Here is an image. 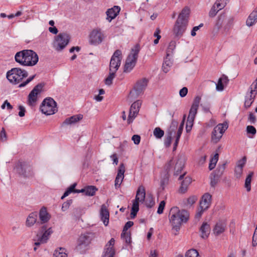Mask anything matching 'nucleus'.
Masks as SVG:
<instances>
[{
  "label": "nucleus",
  "mask_w": 257,
  "mask_h": 257,
  "mask_svg": "<svg viewBox=\"0 0 257 257\" xmlns=\"http://www.w3.org/2000/svg\"><path fill=\"white\" fill-rule=\"evenodd\" d=\"M189 213L185 210H180L177 207H173L171 208L169 218L172 229L177 232L180 225L183 222H186L189 218Z\"/></svg>",
  "instance_id": "1"
},
{
  "label": "nucleus",
  "mask_w": 257,
  "mask_h": 257,
  "mask_svg": "<svg viewBox=\"0 0 257 257\" xmlns=\"http://www.w3.org/2000/svg\"><path fill=\"white\" fill-rule=\"evenodd\" d=\"M28 76V72L20 68H12L7 73V78L13 84H19L24 78Z\"/></svg>",
  "instance_id": "2"
},
{
  "label": "nucleus",
  "mask_w": 257,
  "mask_h": 257,
  "mask_svg": "<svg viewBox=\"0 0 257 257\" xmlns=\"http://www.w3.org/2000/svg\"><path fill=\"white\" fill-rule=\"evenodd\" d=\"M140 51V47L139 45H136L132 49L130 54L128 55L124 67V72H131L135 66L138 54Z\"/></svg>",
  "instance_id": "3"
},
{
  "label": "nucleus",
  "mask_w": 257,
  "mask_h": 257,
  "mask_svg": "<svg viewBox=\"0 0 257 257\" xmlns=\"http://www.w3.org/2000/svg\"><path fill=\"white\" fill-rule=\"evenodd\" d=\"M40 109L46 115L53 114L57 111L56 102L51 97L46 98L43 101Z\"/></svg>",
  "instance_id": "4"
},
{
  "label": "nucleus",
  "mask_w": 257,
  "mask_h": 257,
  "mask_svg": "<svg viewBox=\"0 0 257 257\" xmlns=\"http://www.w3.org/2000/svg\"><path fill=\"white\" fill-rule=\"evenodd\" d=\"M69 40V34L66 33H60L55 38L53 47L56 51H61L68 45Z\"/></svg>",
  "instance_id": "5"
},
{
  "label": "nucleus",
  "mask_w": 257,
  "mask_h": 257,
  "mask_svg": "<svg viewBox=\"0 0 257 257\" xmlns=\"http://www.w3.org/2000/svg\"><path fill=\"white\" fill-rule=\"evenodd\" d=\"M185 157L183 155H180L175 160H171L166 165V170H170L172 165L175 164L174 175H178L183 169L185 163Z\"/></svg>",
  "instance_id": "6"
},
{
  "label": "nucleus",
  "mask_w": 257,
  "mask_h": 257,
  "mask_svg": "<svg viewBox=\"0 0 257 257\" xmlns=\"http://www.w3.org/2000/svg\"><path fill=\"white\" fill-rule=\"evenodd\" d=\"M15 171L25 177H33L34 173L32 168L25 163L18 162L14 167Z\"/></svg>",
  "instance_id": "7"
},
{
  "label": "nucleus",
  "mask_w": 257,
  "mask_h": 257,
  "mask_svg": "<svg viewBox=\"0 0 257 257\" xmlns=\"http://www.w3.org/2000/svg\"><path fill=\"white\" fill-rule=\"evenodd\" d=\"M122 59L121 52L119 50H116L112 55L109 63V71L116 72L120 67Z\"/></svg>",
  "instance_id": "8"
},
{
  "label": "nucleus",
  "mask_w": 257,
  "mask_h": 257,
  "mask_svg": "<svg viewBox=\"0 0 257 257\" xmlns=\"http://www.w3.org/2000/svg\"><path fill=\"white\" fill-rule=\"evenodd\" d=\"M227 127V123H219L216 126L212 133V140L215 143H217Z\"/></svg>",
  "instance_id": "9"
},
{
  "label": "nucleus",
  "mask_w": 257,
  "mask_h": 257,
  "mask_svg": "<svg viewBox=\"0 0 257 257\" xmlns=\"http://www.w3.org/2000/svg\"><path fill=\"white\" fill-rule=\"evenodd\" d=\"M104 37V34L100 29H94L90 34L89 42L93 45L99 44L102 42Z\"/></svg>",
  "instance_id": "10"
},
{
  "label": "nucleus",
  "mask_w": 257,
  "mask_h": 257,
  "mask_svg": "<svg viewBox=\"0 0 257 257\" xmlns=\"http://www.w3.org/2000/svg\"><path fill=\"white\" fill-rule=\"evenodd\" d=\"M147 84L148 80L146 78H144L139 80L135 85L134 90L131 91L130 96L132 97L136 95L138 96L146 89Z\"/></svg>",
  "instance_id": "11"
},
{
  "label": "nucleus",
  "mask_w": 257,
  "mask_h": 257,
  "mask_svg": "<svg viewBox=\"0 0 257 257\" xmlns=\"http://www.w3.org/2000/svg\"><path fill=\"white\" fill-rule=\"evenodd\" d=\"M142 103V102L141 100H138L131 105L127 118L128 123L130 124L132 123L134 119L136 117L139 112Z\"/></svg>",
  "instance_id": "12"
},
{
  "label": "nucleus",
  "mask_w": 257,
  "mask_h": 257,
  "mask_svg": "<svg viewBox=\"0 0 257 257\" xmlns=\"http://www.w3.org/2000/svg\"><path fill=\"white\" fill-rule=\"evenodd\" d=\"M178 125V122L176 121L173 120L172 122L171 125L168 130L166 137L164 140V145L166 147H169L172 143V137L175 138L176 136V130Z\"/></svg>",
  "instance_id": "13"
},
{
  "label": "nucleus",
  "mask_w": 257,
  "mask_h": 257,
  "mask_svg": "<svg viewBox=\"0 0 257 257\" xmlns=\"http://www.w3.org/2000/svg\"><path fill=\"white\" fill-rule=\"evenodd\" d=\"M92 239V235L89 233H85L81 234L79 237L77 243V248L80 249L88 246Z\"/></svg>",
  "instance_id": "14"
},
{
  "label": "nucleus",
  "mask_w": 257,
  "mask_h": 257,
  "mask_svg": "<svg viewBox=\"0 0 257 257\" xmlns=\"http://www.w3.org/2000/svg\"><path fill=\"white\" fill-rule=\"evenodd\" d=\"M188 24L176 20L173 29V34L176 38H180L185 32Z\"/></svg>",
  "instance_id": "15"
},
{
  "label": "nucleus",
  "mask_w": 257,
  "mask_h": 257,
  "mask_svg": "<svg viewBox=\"0 0 257 257\" xmlns=\"http://www.w3.org/2000/svg\"><path fill=\"white\" fill-rule=\"evenodd\" d=\"M43 85L41 84L37 85L30 92L28 95V103L31 106L34 105L37 101L38 94L42 89Z\"/></svg>",
  "instance_id": "16"
},
{
  "label": "nucleus",
  "mask_w": 257,
  "mask_h": 257,
  "mask_svg": "<svg viewBox=\"0 0 257 257\" xmlns=\"http://www.w3.org/2000/svg\"><path fill=\"white\" fill-rule=\"evenodd\" d=\"M114 239L111 238L106 244L102 255V257H113L115 254V249L114 248Z\"/></svg>",
  "instance_id": "17"
},
{
  "label": "nucleus",
  "mask_w": 257,
  "mask_h": 257,
  "mask_svg": "<svg viewBox=\"0 0 257 257\" xmlns=\"http://www.w3.org/2000/svg\"><path fill=\"white\" fill-rule=\"evenodd\" d=\"M201 97L199 96H197L195 97L193 102L191 105V108L189 111L188 118L192 119H194L195 116L197 112V110L200 103Z\"/></svg>",
  "instance_id": "18"
},
{
  "label": "nucleus",
  "mask_w": 257,
  "mask_h": 257,
  "mask_svg": "<svg viewBox=\"0 0 257 257\" xmlns=\"http://www.w3.org/2000/svg\"><path fill=\"white\" fill-rule=\"evenodd\" d=\"M52 231L51 228L47 229L46 225H43L40 230V231L37 234V237H39L40 241L42 242H46L49 236L52 233Z\"/></svg>",
  "instance_id": "19"
},
{
  "label": "nucleus",
  "mask_w": 257,
  "mask_h": 257,
  "mask_svg": "<svg viewBox=\"0 0 257 257\" xmlns=\"http://www.w3.org/2000/svg\"><path fill=\"white\" fill-rule=\"evenodd\" d=\"M28 53H30L28 50H24L16 53L15 56L16 61L21 65L25 66L27 62L26 59Z\"/></svg>",
  "instance_id": "20"
},
{
  "label": "nucleus",
  "mask_w": 257,
  "mask_h": 257,
  "mask_svg": "<svg viewBox=\"0 0 257 257\" xmlns=\"http://www.w3.org/2000/svg\"><path fill=\"white\" fill-rule=\"evenodd\" d=\"M30 53H28L25 66H33L35 65L38 61V56L36 52L31 50H28Z\"/></svg>",
  "instance_id": "21"
},
{
  "label": "nucleus",
  "mask_w": 257,
  "mask_h": 257,
  "mask_svg": "<svg viewBox=\"0 0 257 257\" xmlns=\"http://www.w3.org/2000/svg\"><path fill=\"white\" fill-rule=\"evenodd\" d=\"M125 172V166L123 163L120 164L117 172V174L115 179V187L118 188L121 184L124 178V173Z\"/></svg>",
  "instance_id": "22"
},
{
  "label": "nucleus",
  "mask_w": 257,
  "mask_h": 257,
  "mask_svg": "<svg viewBox=\"0 0 257 257\" xmlns=\"http://www.w3.org/2000/svg\"><path fill=\"white\" fill-rule=\"evenodd\" d=\"M146 197V191L144 186H140L137 190L136 198L133 201V203H137L139 205V203H143Z\"/></svg>",
  "instance_id": "23"
},
{
  "label": "nucleus",
  "mask_w": 257,
  "mask_h": 257,
  "mask_svg": "<svg viewBox=\"0 0 257 257\" xmlns=\"http://www.w3.org/2000/svg\"><path fill=\"white\" fill-rule=\"evenodd\" d=\"M190 10L188 7H185L181 11L177 19L181 22L188 24L190 16Z\"/></svg>",
  "instance_id": "24"
},
{
  "label": "nucleus",
  "mask_w": 257,
  "mask_h": 257,
  "mask_svg": "<svg viewBox=\"0 0 257 257\" xmlns=\"http://www.w3.org/2000/svg\"><path fill=\"white\" fill-rule=\"evenodd\" d=\"M211 195L209 193L204 194L200 202V208H202L203 210L207 209L211 204Z\"/></svg>",
  "instance_id": "25"
},
{
  "label": "nucleus",
  "mask_w": 257,
  "mask_h": 257,
  "mask_svg": "<svg viewBox=\"0 0 257 257\" xmlns=\"http://www.w3.org/2000/svg\"><path fill=\"white\" fill-rule=\"evenodd\" d=\"M100 215L104 225L107 226L109 223V213L105 204L101 205Z\"/></svg>",
  "instance_id": "26"
},
{
  "label": "nucleus",
  "mask_w": 257,
  "mask_h": 257,
  "mask_svg": "<svg viewBox=\"0 0 257 257\" xmlns=\"http://www.w3.org/2000/svg\"><path fill=\"white\" fill-rule=\"evenodd\" d=\"M120 11V8L118 6H114L113 8L109 9L106 12V19L110 22L112 19H114L117 16Z\"/></svg>",
  "instance_id": "27"
},
{
  "label": "nucleus",
  "mask_w": 257,
  "mask_h": 257,
  "mask_svg": "<svg viewBox=\"0 0 257 257\" xmlns=\"http://www.w3.org/2000/svg\"><path fill=\"white\" fill-rule=\"evenodd\" d=\"M83 118V115L81 114L73 115L71 117H68L65 119L64 121L63 122L64 125H71L73 124L79 120H81Z\"/></svg>",
  "instance_id": "28"
},
{
  "label": "nucleus",
  "mask_w": 257,
  "mask_h": 257,
  "mask_svg": "<svg viewBox=\"0 0 257 257\" xmlns=\"http://www.w3.org/2000/svg\"><path fill=\"white\" fill-rule=\"evenodd\" d=\"M257 22V8L252 12L248 17L246 24L247 26L250 27L255 24Z\"/></svg>",
  "instance_id": "29"
},
{
  "label": "nucleus",
  "mask_w": 257,
  "mask_h": 257,
  "mask_svg": "<svg viewBox=\"0 0 257 257\" xmlns=\"http://www.w3.org/2000/svg\"><path fill=\"white\" fill-rule=\"evenodd\" d=\"M200 231L201 232V237L202 238H207L210 232L209 225L206 222H204L200 228Z\"/></svg>",
  "instance_id": "30"
},
{
  "label": "nucleus",
  "mask_w": 257,
  "mask_h": 257,
  "mask_svg": "<svg viewBox=\"0 0 257 257\" xmlns=\"http://www.w3.org/2000/svg\"><path fill=\"white\" fill-rule=\"evenodd\" d=\"M191 182L192 179L191 178V177L189 176L185 177L181 183L179 191L182 193H185L188 189V187L190 184Z\"/></svg>",
  "instance_id": "31"
},
{
  "label": "nucleus",
  "mask_w": 257,
  "mask_h": 257,
  "mask_svg": "<svg viewBox=\"0 0 257 257\" xmlns=\"http://www.w3.org/2000/svg\"><path fill=\"white\" fill-rule=\"evenodd\" d=\"M225 229V223L224 222H219L216 224L213 229V233L215 235H218L223 233Z\"/></svg>",
  "instance_id": "32"
},
{
  "label": "nucleus",
  "mask_w": 257,
  "mask_h": 257,
  "mask_svg": "<svg viewBox=\"0 0 257 257\" xmlns=\"http://www.w3.org/2000/svg\"><path fill=\"white\" fill-rule=\"evenodd\" d=\"M39 217L41 221L43 223L47 222L50 219V215L45 207L41 209L39 212Z\"/></svg>",
  "instance_id": "33"
},
{
  "label": "nucleus",
  "mask_w": 257,
  "mask_h": 257,
  "mask_svg": "<svg viewBox=\"0 0 257 257\" xmlns=\"http://www.w3.org/2000/svg\"><path fill=\"white\" fill-rule=\"evenodd\" d=\"M256 93H251L250 91L246 93L244 101V105L246 108L249 107L253 102Z\"/></svg>",
  "instance_id": "34"
},
{
  "label": "nucleus",
  "mask_w": 257,
  "mask_h": 257,
  "mask_svg": "<svg viewBox=\"0 0 257 257\" xmlns=\"http://www.w3.org/2000/svg\"><path fill=\"white\" fill-rule=\"evenodd\" d=\"M37 214L36 212H32L29 214L27 217L26 224L27 226L31 227L37 221Z\"/></svg>",
  "instance_id": "35"
},
{
  "label": "nucleus",
  "mask_w": 257,
  "mask_h": 257,
  "mask_svg": "<svg viewBox=\"0 0 257 257\" xmlns=\"http://www.w3.org/2000/svg\"><path fill=\"white\" fill-rule=\"evenodd\" d=\"M169 57L170 56H167L163 64L162 69L165 73H167L169 71L170 68L173 64L172 61L171 60Z\"/></svg>",
  "instance_id": "36"
},
{
  "label": "nucleus",
  "mask_w": 257,
  "mask_h": 257,
  "mask_svg": "<svg viewBox=\"0 0 257 257\" xmlns=\"http://www.w3.org/2000/svg\"><path fill=\"white\" fill-rule=\"evenodd\" d=\"M53 257H67L66 249L63 247H59L55 250Z\"/></svg>",
  "instance_id": "37"
},
{
  "label": "nucleus",
  "mask_w": 257,
  "mask_h": 257,
  "mask_svg": "<svg viewBox=\"0 0 257 257\" xmlns=\"http://www.w3.org/2000/svg\"><path fill=\"white\" fill-rule=\"evenodd\" d=\"M97 189L94 186H88L85 188V194L87 196H93L95 195Z\"/></svg>",
  "instance_id": "38"
},
{
  "label": "nucleus",
  "mask_w": 257,
  "mask_h": 257,
  "mask_svg": "<svg viewBox=\"0 0 257 257\" xmlns=\"http://www.w3.org/2000/svg\"><path fill=\"white\" fill-rule=\"evenodd\" d=\"M197 200V198L195 196H192L185 199L183 201V203L184 205L186 207H190Z\"/></svg>",
  "instance_id": "39"
},
{
  "label": "nucleus",
  "mask_w": 257,
  "mask_h": 257,
  "mask_svg": "<svg viewBox=\"0 0 257 257\" xmlns=\"http://www.w3.org/2000/svg\"><path fill=\"white\" fill-rule=\"evenodd\" d=\"M253 175V173L250 172L245 179L244 187L248 192L250 191L251 189L250 183Z\"/></svg>",
  "instance_id": "40"
},
{
  "label": "nucleus",
  "mask_w": 257,
  "mask_h": 257,
  "mask_svg": "<svg viewBox=\"0 0 257 257\" xmlns=\"http://www.w3.org/2000/svg\"><path fill=\"white\" fill-rule=\"evenodd\" d=\"M176 42L175 41H171L168 47L167 50V56H171L172 55L173 51L176 48Z\"/></svg>",
  "instance_id": "41"
},
{
  "label": "nucleus",
  "mask_w": 257,
  "mask_h": 257,
  "mask_svg": "<svg viewBox=\"0 0 257 257\" xmlns=\"http://www.w3.org/2000/svg\"><path fill=\"white\" fill-rule=\"evenodd\" d=\"M153 135L157 139L162 138L164 135V132L161 129V128L157 127H156L153 131Z\"/></svg>",
  "instance_id": "42"
},
{
  "label": "nucleus",
  "mask_w": 257,
  "mask_h": 257,
  "mask_svg": "<svg viewBox=\"0 0 257 257\" xmlns=\"http://www.w3.org/2000/svg\"><path fill=\"white\" fill-rule=\"evenodd\" d=\"M115 72L109 71V75L105 79V83L107 85H110L112 84V80L115 76Z\"/></svg>",
  "instance_id": "43"
},
{
  "label": "nucleus",
  "mask_w": 257,
  "mask_h": 257,
  "mask_svg": "<svg viewBox=\"0 0 257 257\" xmlns=\"http://www.w3.org/2000/svg\"><path fill=\"white\" fill-rule=\"evenodd\" d=\"M76 186V184L74 183L72 185H71L68 189L67 190L64 192L63 195L61 197V199H63L65 197L68 196L72 192H75V188Z\"/></svg>",
  "instance_id": "44"
},
{
  "label": "nucleus",
  "mask_w": 257,
  "mask_h": 257,
  "mask_svg": "<svg viewBox=\"0 0 257 257\" xmlns=\"http://www.w3.org/2000/svg\"><path fill=\"white\" fill-rule=\"evenodd\" d=\"M169 181V176L165 174L161 179L160 185L162 190L164 189L165 186L168 184Z\"/></svg>",
  "instance_id": "45"
},
{
  "label": "nucleus",
  "mask_w": 257,
  "mask_h": 257,
  "mask_svg": "<svg viewBox=\"0 0 257 257\" xmlns=\"http://www.w3.org/2000/svg\"><path fill=\"white\" fill-rule=\"evenodd\" d=\"M246 132L248 134L251 136H248L250 138H253V136L256 134V130L255 128L252 125H248L246 127Z\"/></svg>",
  "instance_id": "46"
},
{
  "label": "nucleus",
  "mask_w": 257,
  "mask_h": 257,
  "mask_svg": "<svg viewBox=\"0 0 257 257\" xmlns=\"http://www.w3.org/2000/svg\"><path fill=\"white\" fill-rule=\"evenodd\" d=\"M139 210V205L137 204V202L133 203V206L132 207L131 213V217L132 218H134L136 216L137 213L138 212Z\"/></svg>",
  "instance_id": "47"
},
{
  "label": "nucleus",
  "mask_w": 257,
  "mask_h": 257,
  "mask_svg": "<svg viewBox=\"0 0 257 257\" xmlns=\"http://www.w3.org/2000/svg\"><path fill=\"white\" fill-rule=\"evenodd\" d=\"M226 163H224L221 165H219L216 170V175L217 177L221 176L225 169Z\"/></svg>",
  "instance_id": "48"
},
{
  "label": "nucleus",
  "mask_w": 257,
  "mask_h": 257,
  "mask_svg": "<svg viewBox=\"0 0 257 257\" xmlns=\"http://www.w3.org/2000/svg\"><path fill=\"white\" fill-rule=\"evenodd\" d=\"M185 257H200L198 251L194 249H191L187 251Z\"/></svg>",
  "instance_id": "49"
},
{
  "label": "nucleus",
  "mask_w": 257,
  "mask_h": 257,
  "mask_svg": "<svg viewBox=\"0 0 257 257\" xmlns=\"http://www.w3.org/2000/svg\"><path fill=\"white\" fill-rule=\"evenodd\" d=\"M121 237L125 240L126 243H130L131 242V237L130 232L127 231H122Z\"/></svg>",
  "instance_id": "50"
},
{
  "label": "nucleus",
  "mask_w": 257,
  "mask_h": 257,
  "mask_svg": "<svg viewBox=\"0 0 257 257\" xmlns=\"http://www.w3.org/2000/svg\"><path fill=\"white\" fill-rule=\"evenodd\" d=\"M234 22L235 19L233 17H230L228 18V19H227L226 24L225 25V29L229 30L232 28L234 25Z\"/></svg>",
  "instance_id": "51"
},
{
  "label": "nucleus",
  "mask_w": 257,
  "mask_h": 257,
  "mask_svg": "<svg viewBox=\"0 0 257 257\" xmlns=\"http://www.w3.org/2000/svg\"><path fill=\"white\" fill-rule=\"evenodd\" d=\"M194 119H191L189 118H187L186 125V130L187 133L190 132L192 129V127L193 125Z\"/></svg>",
  "instance_id": "52"
},
{
  "label": "nucleus",
  "mask_w": 257,
  "mask_h": 257,
  "mask_svg": "<svg viewBox=\"0 0 257 257\" xmlns=\"http://www.w3.org/2000/svg\"><path fill=\"white\" fill-rule=\"evenodd\" d=\"M214 5L219 11L223 9L225 5L223 0H217Z\"/></svg>",
  "instance_id": "53"
},
{
  "label": "nucleus",
  "mask_w": 257,
  "mask_h": 257,
  "mask_svg": "<svg viewBox=\"0 0 257 257\" xmlns=\"http://www.w3.org/2000/svg\"><path fill=\"white\" fill-rule=\"evenodd\" d=\"M35 77V75L29 77L25 81L20 83L19 85V87L22 88L26 86L28 83H29L31 81H32L33 80Z\"/></svg>",
  "instance_id": "54"
},
{
  "label": "nucleus",
  "mask_w": 257,
  "mask_h": 257,
  "mask_svg": "<svg viewBox=\"0 0 257 257\" xmlns=\"http://www.w3.org/2000/svg\"><path fill=\"white\" fill-rule=\"evenodd\" d=\"M185 117V116H184V118H183L182 121L181 122V124H180V126H179L178 129L177 130V132H176V135L181 137L182 133V131L183 130V128H184Z\"/></svg>",
  "instance_id": "55"
},
{
  "label": "nucleus",
  "mask_w": 257,
  "mask_h": 257,
  "mask_svg": "<svg viewBox=\"0 0 257 257\" xmlns=\"http://www.w3.org/2000/svg\"><path fill=\"white\" fill-rule=\"evenodd\" d=\"M249 91L251 93H256L255 91L257 90V79H256L251 84L249 87Z\"/></svg>",
  "instance_id": "56"
},
{
  "label": "nucleus",
  "mask_w": 257,
  "mask_h": 257,
  "mask_svg": "<svg viewBox=\"0 0 257 257\" xmlns=\"http://www.w3.org/2000/svg\"><path fill=\"white\" fill-rule=\"evenodd\" d=\"M219 11L214 6V5L211 8L209 13V16L210 17H214L216 16L218 12Z\"/></svg>",
  "instance_id": "57"
},
{
  "label": "nucleus",
  "mask_w": 257,
  "mask_h": 257,
  "mask_svg": "<svg viewBox=\"0 0 257 257\" xmlns=\"http://www.w3.org/2000/svg\"><path fill=\"white\" fill-rule=\"evenodd\" d=\"M165 204V201L164 200L160 202L157 210V213L158 214H161L163 213Z\"/></svg>",
  "instance_id": "58"
},
{
  "label": "nucleus",
  "mask_w": 257,
  "mask_h": 257,
  "mask_svg": "<svg viewBox=\"0 0 257 257\" xmlns=\"http://www.w3.org/2000/svg\"><path fill=\"white\" fill-rule=\"evenodd\" d=\"M203 24L202 23H201L199 26H195V27H193L192 30V31H191V36H193V37L195 36L196 35V32L198 30H199L200 28L203 27Z\"/></svg>",
  "instance_id": "59"
},
{
  "label": "nucleus",
  "mask_w": 257,
  "mask_h": 257,
  "mask_svg": "<svg viewBox=\"0 0 257 257\" xmlns=\"http://www.w3.org/2000/svg\"><path fill=\"white\" fill-rule=\"evenodd\" d=\"M242 169L241 167H236L235 169V175L237 178H239L242 173Z\"/></svg>",
  "instance_id": "60"
},
{
  "label": "nucleus",
  "mask_w": 257,
  "mask_h": 257,
  "mask_svg": "<svg viewBox=\"0 0 257 257\" xmlns=\"http://www.w3.org/2000/svg\"><path fill=\"white\" fill-rule=\"evenodd\" d=\"M132 140L135 145H139L141 141V137L139 135H134L133 136Z\"/></svg>",
  "instance_id": "61"
},
{
  "label": "nucleus",
  "mask_w": 257,
  "mask_h": 257,
  "mask_svg": "<svg viewBox=\"0 0 257 257\" xmlns=\"http://www.w3.org/2000/svg\"><path fill=\"white\" fill-rule=\"evenodd\" d=\"M6 106L7 107L8 109H13V106L10 104V102H8L7 100H5L4 103L2 105L1 108L2 109H4L5 108Z\"/></svg>",
  "instance_id": "62"
},
{
  "label": "nucleus",
  "mask_w": 257,
  "mask_h": 257,
  "mask_svg": "<svg viewBox=\"0 0 257 257\" xmlns=\"http://www.w3.org/2000/svg\"><path fill=\"white\" fill-rule=\"evenodd\" d=\"M188 93V88L186 87H183L179 91V95L181 97H185Z\"/></svg>",
  "instance_id": "63"
},
{
  "label": "nucleus",
  "mask_w": 257,
  "mask_h": 257,
  "mask_svg": "<svg viewBox=\"0 0 257 257\" xmlns=\"http://www.w3.org/2000/svg\"><path fill=\"white\" fill-rule=\"evenodd\" d=\"M19 115L20 116V117H23L25 116V112H26V109H25V108L22 106V105H19Z\"/></svg>",
  "instance_id": "64"
}]
</instances>
